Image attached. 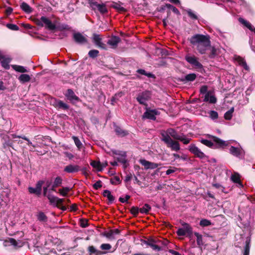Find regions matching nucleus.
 Listing matches in <instances>:
<instances>
[{"mask_svg":"<svg viewBox=\"0 0 255 255\" xmlns=\"http://www.w3.org/2000/svg\"><path fill=\"white\" fill-rule=\"evenodd\" d=\"M190 43L201 54H204L211 46L210 36L206 34H196L189 39Z\"/></svg>","mask_w":255,"mask_h":255,"instance_id":"1","label":"nucleus"},{"mask_svg":"<svg viewBox=\"0 0 255 255\" xmlns=\"http://www.w3.org/2000/svg\"><path fill=\"white\" fill-rule=\"evenodd\" d=\"M161 140L166 144L167 146L173 151H179L180 146L179 142L173 140L171 137L175 140L179 138V134L173 128H168L166 132L161 133Z\"/></svg>","mask_w":255,"mask_h":255,"instance_id":"2","label":"nucleus"},{"mask_svg":"<svg viewBox=\"0 0 255 255\" xmlns=\"http://www.w3.org/2000/svg\"><path fill=\"white\" fill-rule=\"evenodd\" d=\"M212 137L213 142L208 139H202L201 140V142L209 147L213 148L222 147L227 146L229 143V141H224L217 137L212 136Z\"/></svg>","mask_w":255,"mask_h":255,"instance_id":"3","label":"nucleus"},{"mask_svg":"<svg viewBox=\"0 0 255 255\" xmlns=\"http://www.w3.org/2000/svg\"><path fill=\"white\" fill-rule=\"evenodd\" d=\"M251 238L250 237H245L241 236L240 241L235 244L236 246L239 248H243V255H249L250 249Z\"/></svg>","mask_w":255,"mask_h":255,"instance_id":"4","label":"nucleus"},{"mask_svg":"<svg viewBox=\"0 0 255 255\" xmlns=\"http://www.w3.org/2000/svg\"><path fill=\"white\" fill-rule=\"evenodd\" d=\"M185 59L196 68L201 69L203 67L202 65L199 62L198 58L194 55L188 54L185 56Z\"/></svg>","mask_w":255,"mask_h":255,"instance_id":"5","label":"nucleus"},{"mask_svg":"<svg viewBox=\"0 0 255 255\" xmlns=\"http://www.w3.org/2000/svg\"><path fill=\"white\" fill-rule=\"evenodd\" d=\"M229 152L232 155L239 158H242L244 156V151L240 146L235 147L231 146L229 148Z\"/></svg>","mask_w":255,"mask_h":255,"instance_id":"6","label":"nucleus"},{"mask_svg":"<svg viewBox=\"0 0 255 255\" xmlns=\"http://www.w3.org/2000/svg\"><path fill=\"white\" fill-rule=\"evenodd\" d=\"M90 5L93 10H95L97 9L102 14L107 13L108 11L104 3L100 4L96 1H92L90 2Z\"/></svg>","mask_w":255,"mask_h":255,"instance_id":"7","label":"nucleus"},{"mask_svg":"<svg viewBox=\"0 0 255 255\" xmlns=\"http://www.w3.org/2000/svg\"><path fill=\"white\" fill-rule=\"evenodd\" d=\"M37 24L42 26L45 25L50 30H53L56 28L55 24L52 23L48 18L45 16L41 17L40 20L37 22Z\"/></svg>","mask_w":255,"mask_h":255,"instance_id":"8","label":"nucleus"},{"mask_svg":"<svg viewBox=\"0 0 255 255\" xmlns=\"http://www.w3.org/2000/svg\"><path fill=\"white\" fill-rule=\"evenodd\" d=\"M189 150L199 158L204 159L206 157V155L194 144L189 145Z\"/></svg>","mask_w":255,"mask_h":255,"instance_id":"9","label":"nucleus"},{"mask_svg":"<svg viewBox=\"0 0 255 255\" xmlns=\"http://www.w3.org/2000/svg\"><path fill=\"white\" fill-rule=\"evenodd\" d=\"M150 92L148 91H144L138 94L136 98V100L139 103V104L145 105L146 102L150 98Z\"/></svg>","mask_w":255,"mask_h":255,"instance_id":"10","label":"nucleus"},{"mask_svg":"<svg viewBox=\"0 0 255 255\" xmlns=\"http://www.w3.org/2000/svg\"><path fill=\"white\" fill-rule=\"evenodd\" d=\"M159 115V112L156 110H147L142 116L143 119L155 120L156 116Z\"/></svg>","mask_w":255,"mask_h":255,"instance_id":"11","label":"nucleus"},{"mask_svg":"<svg viewBox=\"0 0 255 255\" xmlns=\"http://www.w3.org/2000/svg\"><path fill=\"white\" fill-rule=\"evenodd\" d=\"M139 163L144 166L145 169H153L158 167L161 164H158L154 162L148 161L144 159H140Z\"/></svg>","mask_w":255,"mask_h":255,"instance_id":"12","label":"nucleus"},{"mask_svg":"<svg viewBox=\"0 0 255 255\" xmlns=\"http://www.w3.org/2000/svg\"><path fill=\"white\" fill-rule=\"evenodd\" d=\"M80 170V167L78 165L69 164L64 168V171L68 173H74L78 172Z\"/></svg>","mask_w":255,"mask_h":255,"instance_id":"13","label":"nucleus"},{"mask_svg":"<svg viewBox=\"0 0 255 255\" xmlns=\"http://www.w3.org/2000/svg\"><path fill=\"white\" fill-rule=\"evenodd\" d=\"M93 39L94 43L98 47H100L103 49H106V45L105 44L102 42V38H101L100 35L95 33L94 34Z\"/></svg>","mask_w":255,"mask_h":255,"instance_id":"14","label":"nucleus"},{"mask_svg":"<svg viewBox=\"0 0 255 255\" xmlns=\"http://www.w3.org/2000/svg\"><path fill=\"white\" fill-rule=\"evenodd\" d=\"M48 199L51 203L56 205L57 207H60L61 205H62L64 201L63 199H60L54 196L49 195Z\"/></svg>","mask_w":255,"mask_h":255,"instance_id":"15","label":"nucleus"},{"mask_svg":"<svg viewBox=\"0 0 255 255\" xmlns=\"http://www.w3.org/2000/svg\"><path fill=\"white\" fill-rule=\"evenodd\" d=\"M73 38L76 42L79 44H84L87 42V39L80 33L77 32L73 34Z\"/></svg>","mask_w":255,"mask_h":255,"instance_id":"16","label":"nucleus"},{"mask_svg":"<svg viewBox=\"0 0 255 255\" xmlns=\"http://www.w3.org/2000/svg\"><path fill=\"white\" fill-rule=\"evenodd\" d=\"M120 41L121 39L119 37L113 36L108 40L107 43L110 45L112 48H116Z\"/></svg>","mask_w":255,"mask_h":255,"instance_id":"17","label":"nucleus"},{"mask_svg":"<svg viewBox=\"0 0 255 255\" xmlns=\"http://www.w3.org/2000/svg\"><path fill=\"white\" fill-rule=\"evenodd\" d=\"M114 130L116 134L120 137H124L128 134V130H125L118 126H115Z\"/></svg>","mask_w":255,"mask_h":255,"instance_id":"18","label":"nucleus"},{"mask_svg":"<svg viewBox=\"0 0 255 255\" xmlns=\"http://www.w3.org/2000/svg\"><path fill=\"white\" fill-rule=\"evenodd\" d=\"M204 101L211 104H215L217 102V99L214 95L211 94L210 92H208L205 95Z\"/></svg>","mask_w":255,"mask_h":255,"instance_id":"19","label":"nucleus"},{"mask_svg":"<svg viewBox=\"0 0 255 255\" xmlns=\"http://www.w3.org/2000/svg\"><path fill=\"white\" fill-rule=\"evenodd\" d=\"M62 183V179L60 176L56 177L50 188V190L56 191V188L60 186Z\"/></svg>","mask_w":255,"mask_h":255,"instance_id":"20","label":"nucleus"},{"mask_svg":"<svg viewBox=\"0 0 255 255\" xmlns=\"http://www.w3.org/2000/svg\"><path fill=\"white\" fill-rule=\"evenodd\" d=\"M120 233V231L116 229L114 230H110L109 232L107 233L105 235L106 237L110 239H115L116 238L115 236L117 235H119Z\"/></svg>","mask_w":255,"mask_h":255,"instance_id":"21","label":"nucleus"},{"mask_svg":"<svg viewBox=\"0 0 255 255\" xmlns=\"http://www.w3.org/2000/svg\"><path fill=\"white\" fill-rule=\"evenodd\" d=\"M159 243L160 242H156V239H152L149 247H151L154 251H160L162 250V247L157 244Z\"/></svg>","mask_w":255,"mask_h":255,"instance_id":"22","label":"nucleus"},{"mask_svg":"<svg viewBox=\"0 0 255 255\" xmlns=\"http://www.w3.org/2000/svg\"><path fill=\"white\" fill-rule=\"evenodd\" d=\"M123 3L119 2H113L111 6L119 12H122L126 11V8L123 6Z\"/></svg>","mask_w":255,"mask_h":255,"instance_id":"23","label":"nucleus"},{"mask_svg":"<svg viewBox=\"0 0 255 255\" xmlns=\"http://www.w3.org/2000/svg\"><path fill=\"white\" fill-rule=\"evenodd\" d=\"M236 61L238 64L241 66H242L245 70L247 71L249 70V66L247 65V63L243 58L238 56L236 58Z\"/></svg>","mask_w":255,"mask_h":255,"instance_id":"24","label":"nucleus"},{"mask_svg":"<svg viewBox=\"0 0 255 255\" xmlns=\"http://www.w3.org/2000/svg\"><path fill=\"white\" fill-rule=\"evenodd\" d=\"M66 96L67 99L70 101H78L79 98L76 96L74 92L71 89H68L67 91Z\"/></svg>","mask_w":255,"mask_h":255,"instance_id":"25","label":"nucleus"},{"mask_svg":"<svg viewBox=\"0 0 255 255\" xmlns=\"http://www.w3.org/2000/svg\"><path fill=\"white\" fill-rule=\"evenodd\" d=\"M3 245L4 247H7L10 245H12L15 247L18 246L16 241L12 238H8L7 240H4Z\"/></svg>","mask_w":255,"mask_h":255,"instance_id":"26","label":"nucleus"},{"mask_svg":"<svg viewBox=\"0 0 255 255\" xmlns=\"http://www.w3.org/2000/svg\"><path fill=\"white\" fill-rule=\"evenodd\" d=\"M18 80L21 83H25L29 82L31 78L30 76L26 74H22L18 78Z\"/></svg>","mask_w":255,"mask_h":255,"instance_id":"27","label":"nucleus"},{"mask_svg":"<svg viewBox=\"0 0 255 255\" xmlns=\"http://www.w3.org/2000/svg\"><path fill=\"white\" fill-rule=\"evenodd\" d=\"M103 195L104 197H107L110 203H113L115 200V197L112 195L110 191L105 190L103 191Z\"/></svg>","mask_w":255,"mask_h":255,"instance_id":"28","label":"nucleus"},{"mask_svg":"<svg viewBox=\"0 0 255 255\" xmlns=\"http://www.w3.org/2000/svg\"><path fill=\"white\" fill-rule=\"evenodd\" d=\"M182 228L188 235L190 236L192 234V228L189 224L186 223H182Z\"/></svg>","mask_w":255,"mask_h":255,"instance_id":"29","label":"nucleus"},{"mask_svg":"<svg viewBox=\"0 0 255 255\" xmlns=\"http://www.w3.org/2000/svg\"><path fill=\"white\" fill-rule=\"evenodd\" d=\"M12 68L16 71V72H20V73H25L27 72V70L26 68L22 66L17 65H12Z\"/></svg>","mask_w":255,"mask_h":255,"instance_id":"30","label":"nucleus"},{"mask_svg":"<svg viewBox=\"0 0 255 255\" xmlns=\"http://www.w3.org/2000/svg\"><path fill=\"white\" fill-rule=\"evenodd\" d=\"M231 180L235 183H238L240 187L243 186L242 183L241 182L240 176L237 173L233 174L231 176Z\"/></svg>","mask_w":255,"mask_h":255,"instance_id":"31","label":"nucleus"},{"mask_svg":"<svg viewBox=\"0 0 255 255\" xmlns=\"http://www.w3.org/2000/svg\"><path fill=\"white\" fill-rule=\"evenodd\" d=\"M55 106L59 109L63 110H67L69 109L68 105L60 100L57 101L56 102Z\"/></svg>","mask_w":255,"mask_h":255,"instance_id":"32","label":"nucleus"},{"mask_svg":"<svg viewBox=\"0 0 255 255\" xmlns=\"http://www.w3.org/2000/svg\"><path fill=\"white\" fill-rule=\"evenodd\" d=\"M90 164L93 168L96 169L98 171H102L101 163L100 161L93 160L91 161Z\"/></svg>","mask_w":255,"mask_h":255,"instance_id":"33","label":"nucleus"},{"mask_svg":"<svg viewBox=\"0 0 255 255\" xmlns=\"http://www.w3.org/2000/svg\"><path fill=\"white\" fill-rule=\"evenodd\" d=\"M20 7L23 11L27 13H29L32 11V8L26 2H23L20 5Z\"/></svg>","mask_w":255,"mask_h":255,"instance_id":"34","label":"nucleus"},{"mask_svg":"<svg viewBox=\"0 0 255 255\" xmlns=\"http://www.w3.org/2000/svg\"><path fill=\"white\" fill-rule=\"evenodd\" d=\"M239 21L243 25H244L245 26H246V27H247L248 29H252V25L251 24V23L249 22L248 21L245 20V19L242 18V17H240L239 18Z\"/></svg>","mask_w":255,"mask_h":255,"instance_id":"35","label":"nucleus"},{"mask_svg":"<svg viewBox=\"0 0 255 255\" xmlns=\"http://www.w3.org/2000/svg\"><path fill=\"white\" fill-rule=\"evenodd\" d=\"M88 251L90 254H95L96 255H100L102 253L104 254L107 253V252H105L102 253L101 251L96 250L95 248L93 246H89L88 247Z\"/></svg>","mask_w":255,"mask_h":255,"instance_id":"36","label":"nucleus"},{"mask_svg":"<svg viewBox=\"0 0 255 255\" xmlns=\"http://www.w3.org/2000/svg\"><path fill=\"white\" fill-rule=\"evenodd\" d=\"M2 66L5 69L9 68V63H10V59L9 58H5L4 57L0 61Z\"/></svg>","mask_w":255,"mask_h":255,"instance_id":"37","label":"nucleus"},{"mask_svg":"<svg viewBox=\"0 0 255 255\" xmlns=\"http://www.w3.org/2000/svg\"><path fill=\"white\" fill-rule=\"evenodd\" d=\"M37 218L38 221L40 222H46L47 221V217L45 214L42 212H39L37 214Z\"/></svg>","mask_w":255,"mask_h":255,"instance_id":"38","label":"nucleus"},{"mask_svg":"<svg viewBox=\"0 0 255 255\" xmlns=\"http://www.w3.org/2000/svg\"><path fill=\"white\" fill-rule=\"evenodd\" d=\"M151 209V207L147 204H145L144 206L139 209V212L142 214H147Z\"/></svg>","mask_w":255,"mask_h":255,"instance_id":"39","label":"nucleus"},{"mask_svg":"<svg viewBox=\"0 0 255 255\" xmlns=\"http://www.w3.org/2000/svg\"><path fill=\"white\" fill-rule=\"evenodd\" d=\"M70 188L68 187H63L61 189H59V194L64 197H66L68 193L70 191Z\"/></svg>","mask_w":255,"mask_h":255,"instance_id":"40","label":"nucleus"},{"mask_svg":"<svg viewBox=\"0 0 255 255\" xmlns=\"http://www.w3.org/2000/svg\"><path fill=\"white\" fill-rule=\"evenodd\" d=\"M234 111V108H232L229 111L225 113L224 115V118L227 120H230L232 119L233 116V113Z\"/></svg>","mask_w":255,"mask_h":255,"instance_id":"41","label":"nucleus"},{"mask_svg":"<svg viewBox=\"0 0 255 255\" xmlns=\"http://www.w3.org/2000/svg\"><path fill=\"white\" fill-rule=\"evenodd\" d=\"M177 140L182 141L184 144H187L190 142L191 138L187 137L185 135L182 134L180 135L179 138H178Z\"/></svg>","mask_w":255,"mask_h":255,"instance_id":"42","label":"nucleus"},{"mask_svg":"<svg viewBox=\"0 0 255 255\" xmlns=\"http://www.w3.org/2000/svg\"><path fill=\"white\" fill-rule=\"evenodd\" d=\"M195 236L197 238V243L199 246H202L203 245L202 236L197 232L194 233Z\"/></svg>","mask_w":255,"mask_h":255,"instance_id":"43","label":"nucleus"},{"mask_svg":"<svg viewBox=\"0 0 255 255\" xmlns=\"http://www.w3.org/2000/svg\"><path fill=\"white\" fill-rule=\"evenodd\" d=\"M196 78V75L194 73H191L186 75L185 76V80L187 81H193Z\"/></svg>","mask_w":255,"mask_h":255,"instance_id":"44","label":"nucleus"},{"mask_svg":"<svg viewBox=\"0 0 255 255\" xmlns=\"http://www.w3.org/2000/svg\"><path fill=\"white\" fill-rule=\"evenodd\" d=\"M212 223L210 221L207 219H202L199 223V225L202 227H207L211 225Z\"/></svg>","mask_w":255,"mask_h":255,"instance_id":"45","label":"nucleus"},{"mask_svg":"<svg viewBox=\"0 0 255 255\" xmlns=\"http://www.w3.org/2000/svg\"><path fill=\"white\" fill-rule=\"evenodd\" d=\"M72 139H73L74 143L76 146L78 147V149H80L82 147V144L80 140V139L78 138V137L75 136H72Z\"/></svg>","mask_w":255,"mask_h":255,"instance_id":"46","label":"nucleus"},{"mask_svg":"<svg viewBox=\"0 0 255 255\" xmlns=\"http://www.w3.org/2000/svg\"><path fill=\"white\" fill-rule=\"evenodd\" d=\"M189 16L193 20H197L198 16L191 9H188L186 10Z\"/></svg>","mask_w":255,"mask_h":255,"instance_id":"47","label":"nucleus"},{"mask_svg":"<svg viewBox=\"0 0 255 255\" xmlns=\"http://www.w3.org/2000/svg\"><path fill=\"white\" fill-rule=\"evenodd\" d=\"M209 115L210 118L212 120H217L218 118V114L217 112L215 111H210L209 112Z\"/></svg>","mask_w":255,"mask_h":255,"instance_id":"48","label":"nucleus"},{"mask_svg":"<svg viewBox=\"0 0 255 255\" xmlns=\"http://www.w3.org/2000/svg\"><path fill=\"white\" fill-rule=\"evenodd\" d=\"M111 183L113 185H117L121 183V181L119 176H114L110 180Z\"/></svg>","mask_w":255,"mask_h":255,"instance_id":"49","label":"nucleus"},{"mask_svg":"<svg viewBox=\"0 0 255 255\" xmlns=\"http://www.w3.org/2000/svg\"><path fill=\"white\" fill-rule=\"evenodd\" d=\"M217 55V49L213 46L211 48V52L209 55V56L210 58H214Z\"/></svg>","mask_w":255,"mask_h":255,"instance_id":"50","label":"nucleus"},{"mask_svg":"<svg viewBox=\"0 0 255 255\" xmlns=\"http://www.w3.org/2000/svg\"><path fill=\"white\" fill-rule=\"evenodd\" d=\"M99 54V51L97 50H91L89 52L88 55L91 58H96Z\"/></svg>","mask_w":255,"mask_h":255,"instance_id":"51","label":"nucleus"},{"mask_svg":"<svg viewBox=\"0 0 255 255\" xmlns=\"http://www.w3.org/2000/svg\"><path fill=\"white\" fill-rule=\"evenodd\" d=\"M156 242H160L159 243H157V244L162 247V250H163V247L166 246L168 244V241L167 240H160L156 239Z\"/></svg>","mask_w":255,"mask_h":255,"instance_id":"52","label":"nucleus"},{"mask_svg":"<svg viewBox=\"0 0 255 255\" xmlns=\"http://www.w3.org/2000/svg\"><path fill=\"white\" fill-rule=\"evenodd\" d=\"M126 153H124L122 155H121L120 157L117 158V160L121 162L122 163H125L126 162Z\"/></svg>","mask_w":255,"mask_h":255,"instance_id":"53","label":"nucleus"},{"mask_svg":"<svg viewBox=\"0 0 255 255\" xmlns=\"http://www.w3.org/2000/svg\"><path fill=\"white\" fill-rule=\"evenodd\" d=\"M6 27L12 30H18L19 29L18 26L14 24L8 23L6 24Z\"/></svg>","mask_w":255,"mask_h":255,"instance_id":"54","label":"nucleus"},{"mask_svg":"<svg viewBox=\"0 0 255 255\" xmlns=\"http://www.w3.org/2000/svg\"><path fill=\"white\" fill-rule=\"evenodd\" d=\"M100 248L102 250H109L111 249L112 246L109 244H103L101 245Z\"/></svg>","mask_w":255,"mask_h":255,"instance_id":"55","label":"nucleus"},{"mask_svg":"<svg viewBox=\"0 0 255 255\" xmlns=\"http://www.w3.org/2000/svg\"><path fill=\"white\" fill-rule=\"evenodd\" d=\"M167 6L169 8L171 9L174 13H175L177 14H180V12H179V11L178 10V9L175 6H174L171 4H167Z\"/></svg>","mask_w":255,"mask_h":255,"instance_id":"56","label":"nucleus"},{"mask_svg":"<svg viewBox=\"0 0 255 255\" xmlns=\"http://www.w3.org/2000/svg\"><path fill=\"white\" fill-rule=\"evenodd\" d=\"M28 191L29 192V193H30L31 194H36L37 195L40 194V193L39 192H38V190L36 189V188H33L31 187H29L28 188Z\"/></svg>","mask_w":255,"mask_h":255,"instance_id":"57","label":"nucleus"},{"mask_svg":"<svg viewBox=\"0 0 255 255\" xmlns=\"http://www.w3.org/2000/svg\"><path fill=\"white\" fill-rule=\"evenodd\" d=\"M177 170V168L175 167H170V168L166 170V174L167 175H170L172 173H174Z\"/></svg>","mask_w":255,"mask_h":255,"instance_id":"58","label":"nucleus"},{"mask_svg":"<svg viewBox=\"0 0 255 255\" xmlns=\"http://www.w3.org/2000/svg\"><path fill=\"white\" fill-rule=\"evenodd\" d=\"M102 186V181L101 180L97 181L93 185V187L95 189H98Z\"/></svg>","mask_w":255,"mask_h":255,"instance_id":"59","label":"nucleus"},{"mask_svg":"<svg viewBox=\"0 0 255 255\" xmlns=\"http://www.w3.org/2000/svg\"><path fill=\"white\" fill-rule=\"evenodd\" d=\"M177 234L179 236H184L187 234L184 231V230L183 229V228H179L178 229V230L177 231Z\"/></svg>","mask_w":255,"mask_h":255,"instance_id":"60","label":"nucleus"},{"mask_svg":"<svg viewBox=\"0 0 255 255\" xmlns=\"http://www.w3.org/2000/svg\"><path fill=\"white\" fill-rule=\"evenodd\" d=\"M43 184V181H39L36 184V188L37 189L38 192H39L40 193H41V187H42Z\"/></svg>","mask_w":255,"mask_h":255,"instance_id":"61","label":"nucleus"},{"mask_svg":"<svg viewBox=\"0 0 255 255\" xmlns=\"http://www.w3.org/2000/svg\"><path fill=\"white\" fill-rule=\"evenodd\" d=\"M130 198V196L128 195H126L125 197H120L119 198V201L123 203H126L128 202V200Z\"/></svg>","mask_w":255,"mask_h":255,"instance_id":"62","label":"nucleus"},{"mask_svg":"<svg viewBox=\"0 0 255 255\" xmlns=\"http://www.w3.org/2000/svg\"><path fill=\"white\" fill-rule=\"evenodd\" d=\"M139 209L136 207H132L131 208V213L133 215H136L138 213Z\"/></svg>","mask_w":255,"mask_h":255,"instance_id":"63","label":"nucleus"},{"mask_svg":"<svg viewBox=\"0 0 255 255\" xmlns=\"http://www.w3.org/2000/svg\"><path fill=\"white\" fill-rule=\"evenodd\" d=\"M124 95V93L123 92H120L116 94H115V96L112 98V102L115 101V100L117 99L118 97H121Z\"/></svg>","mask_w":255,"mask_h":255,"instance_id":"64","label":"nucleus"}]
</instances>
